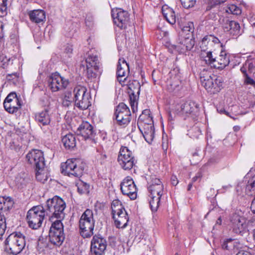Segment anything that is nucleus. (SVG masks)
<instances>
[{"mask_svg": "<svg viewBox=\"0 0 255 255\" xmlns=\"http://www.w3.org/2000/svg\"><path fill=\"white\" fill-rule=\"evenodd\" d=\"M64 201L58 196L48 199L45 207L41 205L33 206L29 209L26 215V220L28 226L34 230L39 228L45 216L50 217L51 213L56 215L55 211L60 212L57 213L59 218H63V214L61 212L63 209Z\"/></svg>", "mask_w": 255, "mask_h": 255, "instance_id": "f257e3e1", "label": "nucleus"}, {"mask_svg": "<svg viewBox=\"0 0 255 255\" xmlns=\"http://www.w3.org/2000/svg\"><path fill=\"white\" fill-rule=\"evenodd\" d=\"M86 163L81 158H70L61 165V172L69 177L79 178L83 175Z\"/></svg>", "mask_w": 255, "mask_h": 255, "instance_id": "f03ea898", "label": "nucleus"}, {"mask_svg": "<svg viewBox=\"0 0 255 255\" xmlns=\"http://www.w3.org/2000/svg\"><path fill=\"white\" fill-rule=\"evenodd\" d=\"M5 248L13 255L20 253L25 246V236L20 232H15L10 234L4 242Z\"/></svg>", "mask_w": 255, "mask_h": 255, "instance_id": "7ed1b4c3", "label": "nucleus"}, {"mask_svg": "<svg viewBox=\"0 0 255 255\" xmlns=\"http://www.w3.org/2000/svg\"><path fill=\"white\" fill-rule=\"evenodd\" d=\"M95 223L93 211L86 209L79 222V233L83 238H89L93 235Z\"/></svg>", "mask_w": 255, "mask_h": 255, "instance_id": "20e7f679", "label": "nucleus"}, {"mask_svg": "<svg viewBox=\"0 0 255 255\" xmlns=\"http://www.w3.org/2000/svg\"><path fill=\"white\" fill-rule=\"evenodd\" d=\"M73 94L75 105L80 110H86L91 105V97L86 87L76 86L74 89Z\"/></svg>", "mask_w": 255, "mask_h": 255, "instance_id": "39448f33", "label": "nucleus"}, {"mask_svg": "<svg viewBox=\"0 0 255 255\" xmlns=\"http://www.w3.org/2000/svg\"><path fill=\"white\" fill-rule=\"evenodd\" d=\"M118 162L121 167L125 170H130L136 163L132 152L125 146H122L120 149Z\"/></svg>", "mask_w": 255, "mask_h": 255, "instance_id": "423d86ee", "label": "nucleus"}, {"mask_svg": "<svg viewBox=\"0 0 255 255\" xmlns=\"http://www.w3.org/2000/svg\"><path fill=\"white\" fill-rule=\"evenodd\" d=\"M175 112L181 116H191L193 119L196 117L199 114V105L194 101H188L176 106Z\"/></svg>", "mask_w": 255, "mask_h": 255, "instance_id": "0eeeda50", "label": "nucleus"}, {"mask_svg": "<svg viewBox=\"0 0 255 255\" xmlns=\"http://www.w3.org/2000/svg\"><path fill=\"white\" fill-rule=\"evenodd\" d=\"M114 115L118 124L126 127L131 120V113L129 108L124 103H120L115 110Z\"/></svg>", "mask_w": 255, "mask_h": 255, "instance_id": "6e6552de", "label": "nucleus"}, {"mask_svg": "<svg viewBox=\"0 0 255 255\" xmlns=\"http://www.w3.org/2000/svg\"><path fill=\"white\" fill-rule=\"evenodd\" d=\"M48 87L52 92L66 88L69 84L68 79L62 77L58 73H52L48 79Z\"/></svg>", "mask_w": 255, "mask_h": 255, "instance_id": "1a4fd4ad", "label": "nucleus"}, {"mask_svg": "<svg viewBox=\"0 0 255 255\" xmlns=\"http://www.w3.org/2000/svg\"><path fill=\"white\" fill-rule=\"evenodd\" d=\"M141 118L139 121H137L138 128L142 133L144 139L148 143H151L154 137V127L153 120L151 118H148L147 122H141Z\"/></svg>", "mask_w": 255, "mask_h": 255, "instance_id": "9d476101", "label": "nucleus"}, {"mask_svg": "<svg viewBox=\"0 0 255 255\" xmlns=\"http://www.w3.org/2000/svg\"><path fill=\"white\" fill-rule=\"evenodd\" d=\"M86 63L87 78L91 80L96 78L100 66L98 56L96 54H89Z\"/></svg>", "mask_w": 255, "mask_h": 255, "instance_id": "9b49d317", "label": "nucleus"}, {"mask_svg": "<svg viewBox=\"0 0 255 255\" xmlns=\"http://www.w3.org/2000/svg\"><path fill=\"white\" fill-rule=\"evenodd\" d=\"M114 23L121 29L127 28L129 23V15L128 11L121 8H114L111 11Z\"/></svg>", "mask_w": 255, "mask_h": 255, "instance_id": "f8f14e48", "label": "nucleus"}, {"mask_svg": "<svg viewBox=\"0 0 255 255\" xmlns=\"http://www.w3.org/2000/svg\"><path fill=\"white\" fill-rule=\"evenodd\" d=\"M121 190L124 195L128 196L131 200L137 197V188L131 177L127 176L121 183Z\"/></svg>", "mask_w": 255, "mask_h": 255, "instance_id": "ddd939ff", "label": "nucleus"}, {"mask_svg": "<svg viewBox=\"0 0 255 255\" xmlns=\"http://www.w3.org/2000/svg\"><path fill=\"white\" fill-rule=\"evenodd\" d=\"M140 85L137 81H133L128 84V94L130 105L133 113L137 111V100L140 93Z\"/></svg>", "mask_w": 255, "mask_h": 255, "instance_id": "4468645a", "label": "nucleus"}, {"mask_svg": "<svg viewBox=\"0 0 255 255\" xmlns=\"http://www.w3.org/2000/svg\"><path fill=\"white\" fill-rule=\"evenodd\" d=\"M107 241L101 236L95 235L91 242V255H103L107 248Z\"/></svg>", "mask_w": 255, "mask_h": 255, "instance_id": "2eb2a0df", "label": "nucleus"}, {"mask_svg": "<svg viewBox=\"0 0 255 255\" xmlns=\"http://www.w3.org/2000/svg\"><path fill=\"white\" fill-rule=\"evenodd\" d=\"M230 221L232 224L233 232L238 235L243 236L246 232L245 219L239 213L235 212L230 217Z\"/></svg>", "mask_w": 255, "mask_h": 255, "instance_id": "dca6fc26", "label": "nucleus"}, {"mask_svg": "<svg viewBox=\"0 0 255 255\" xmlns=\"http://www.w3.org/2000/svg\"><path fill=\"white\" fill-rule=\"evenodd\" d=\"M26 158L30 164L33 165L36 169L44 168L45 161L43 153L40 150L33 149L29 151Z\"/></svg>", "mask_w": 255, "mask_h": 255, "instance_id": "f3484780", "label": "nucleus"}, {"mask_svg": "<svg viewBox=\"0 0 255 255\" xmlns=\"http://www.w3.org/2000/svg\"><path fill=\"white\" fill-rule=\"evenodd\" d=\"M35 119L43 131L45 133H50V128L51 118L48 110L45 109L41 112L36 113Z\"/></svg>", "mask_w": 255, "mask_h": 255, "instance_id": "a211bd4d", "label": "nucleus"}, {"mask_svg": "<svg viewBox=\"0 0 255 255\" xmlns=\"http://www.w3.org/2000/svg\"><path fill=\"white\" fill-rule=\"evenodd\" d=\"M63 206V209L61 211L63 214V218H59V216H58V215L57 214V213H60V212L57 211H55V213L56 214V215H54V213H51L49 217V220L51 222H52V223L51 224L49 232H55L59 233H64V226L62 223V220L65 217V213H64V210L66 207V204L64 201Z\"/></svg>", "mask_w": 255, "mask_h": 255, "instance_id": "6ab92c4d", "label": "nucleus"}, {"mask_svg": "<svg viewBox=\"0 0 255 255\" xmlns=\"http://www.w3.org/2000/svg\"><path fill=\"white\" fill-rule=\"evenodd\" d=\"M220 23L224 31L230 35L236 36L240 34V26L237 21L232 20L228 17H224L221 20Z\"/></svg>", "mask_w": 255, "mask_h": 255, "instance_id": "aec40b11", "label": "nucleus"}, {"mask_svg": "<svg viewBox=\"0 0 255 255\" xmlns=\"http://www.w3.org/2000/svg\"><path fill=\"white\" fill-rule=\"evenodd\" d=\"M223 83L220 78H218L215 75H213L212 78L205 84L203 86L210 94H215L220 92L222 88Z\"/></svg>", "mask_w": 255, "mask_h": 255, "instance_id": "412c9836", "label": "nucleus"}, {"mask_svg": "<svg viewBox=\"0 0 255 255\" xmlns=\"http://www.w3.org/2000/svg\"><path fill=\"white\" fill-rule=\"evenodd\" d=\"M149 184L148 189L150 195L161 197L165 191L164 190V186L160 180L152 177Z\"/></svg>", "mask_w": 255, "mask_h": 255, "instance_id": "4be33fe9", "label": "nucleus"}, {"mask_svg": "<svg viewBox=\"0 0 255 255\" xmlns=\"http://www.w3.org/2000/svg\"><path fill=\"white\" fill-rule=\"evenodd\" d=\"M77 133L85 139L92 138L96 134L93 127L87 122H83L77 129Z\"/></svg>", "mask_w": 255, "mask_h": 255, "instance_id": "5701e85b", "label": "nucleus"}, {"mask_svg": "<svg viewBox=\"0 0 255 255\" xmlns=\"http://www.w3.org/2000/svg\"><path fill=\"white\" fill-rule=\"evenodd\" d=\"M129 73V69L128 64L124 58H120L119 59L117 70V79L119 82L121 83L122 81L123 78H124V80H126Z\"/></svg>", "mask_w": 255, "mask_h": 255, "instance_id": "b1692460", "label": "nucleus"}, {"mask_svg": "<svg viewBox=\"0 0 255 255\" xmlns=\"http://www.w3.org/2000/svg\"><path fill=\"white\" fill-rule=\"evenodd\" d=\"M221 47L223 48V44ZM230 55L225 50L222 49L218 57H216L213 67L215 68L223 69L228 66L230 63Z\"/></svg>", "mask_w": 255, "mask_h": 255, "instance_id": "393cba45", "label": "nucleus"}, {"mask_svg": "<svg viewBox=\"0 0 255 255\" xmlns=\"http://www.w3.org/2000/svg\"><path fill=\"white\" fill-rule=\"evenodd\" d=\"M14 201L9 196H0V213L5 217H8L9 210L12 209Z\"/></svg>", "mask_w": 255, "mask_h": 255, "instance_id": "a878e982", "label": "nucleus"}, {"mask_svg": "<svg viewBox=\"0 0 255 255\" xmlns=\"http://www.w3.org/2000/svg\"><path fill=\"white\" fill-rule=\"evenodd\" d=\"M111 208L113 219L128 217L126 211L119 201H113L111 205Z\"/></svg>", "mask_w": 255, "mask_h": 255, "instance_id": "bb28decb", "label": "nucleus"}, {"mask_svg": "<svg viewBox=\"0 0 255 255\" xmlns=\"http://www.w3.org/2000/svg\"><path fill=\"white\" fill-rule=\"evenodd\" d=\"M30 20L36 23H39L45 20V13L44 10L36 9L28 12Z\"/></svg>", "mask_w": 255, "mask_h": 255, "instance_id": "cd10ccee", "label": "nucleus"}, {"mask_svg": "<svg viewBox=\"0 0 255 255\" xmlns=\"http://www.w3.org/2000/svg\"><path fill=\"white\" fill-rule=\"evenodd\" d=\"M21 106L20 100L4 101L3 102V107L5 110L10 114L17 112L18 110L20 108Z\"/></svg>", "mask_w": 255, "mask_h": 255, "instance_id": "c85d7f7f", "label": "nucleus"}, {"mask_svg": "<svg viewBox=\"0 0 255 255\" xmlns=\"http://www.w3.org/2000/svg\"><path fill=\"white\" fill-rule=\"evenodd\" d=\"M162 14L166 21L171 24L176 22V15L172 8L167 5H164L162 7Z\"/></svg>", "mask_w": 255, "mask_h": 255, "instance_id": "c756f323", "label": "nucleus"}, {"mask_svg": "<svg viewBox=\"0 0 255 255\" xmlns=\"http://www.w3.org/2000/svg\"><path fill=\"white\" fill-rule=\"evenodd\" d=\"M49 239L50 243L54 245L59 247L65 239L64 233H59L55 232H49Z\"/></svg>", "mask_w": 255, "mask_h": 255, "instance_id": "7c9ffc66", "label": "nucleus"}, {"mask_svg": "<svg viewBox=\"0 0 255 255\" xmlns=\"http://www.w3.org/2000/svg\"><path fill=\"white\" fill-rule=\"evenodd\" d=\"M195 41L192 39L189 38H184L179 39L178 45L176 46L179 49L184 51L190 50L194 46Z\"/></svg>", "mask_w": 255, "mask_h": 255, "instance_id": "2f4dec72", "label": "nucleus"}, {"mask_svg": "<svg viewBox=\"0 0 255 255\" xmlns=\"http://www.w3.org/2000/svg\"><path fill=\"white\" fill-rule=\"evenodd\" d=\"M62 142L66 149H72L76 146V138L74 135L69 133L62 138Z\"/></svg>", "mask_w": 255, "mask_h": 255, "instance_id": "473e14b6", "label": "nucleus"}, {"mask_svg": "<svg viewBox=\"0 0 255 255\" xmlns=\"http://www.w3.org/2000/svg\"><path fill=\"white\" fill-rule=\"evenodd\" d=\"M181 82L178 77L174 76L168 79L166 82V88L169 92H173L176 90H178Z\"/></svg>", "mask_w": 255, "mask_h": 255, "instance_id": "72a5a7b5", "label": "nucleus"}, {"mask_svg": "<svg viewBox=\"0 0 255 255\" xmlns=\"http://www.w3.org/2000/svg\"><path fill=\"white\" fill-rule=\"evenodd\" d=\"M30 181V178L25 173H19L15 178V182L18 188H22Z\"/></svg>", "mask_w": 255, "mask_h": 255, "instance_id": "f704fd0d", "label": "nucleus"}, {"mask_svg": "<svg viewBox=\"0 0 255 255\" xmlns=\"http://www.w3.org/2000/svg\"><path fill=\"white\" fill-rule=\"evenodd\" d=\"M201 58L205 64L213 67L216 57L213 55L212 52L209 51L208 52L203 51L201 54Z\"/></svg>", "mask_w": 255, "mask_h": 255, "instance_id": "c9c22d12", "label": "nucleus"}, {"mask_svg": "<svg viewBox=\"0 0 255 255\" xmlns=\"http://www.w3.org/2000/svg\"><path fill=\"white\" fill-rule=\"evenodd\" d=\"M255 175L248 181L246 188L245 192L249 196H252L255 192Z\"/></svg>", "mask_w": 255, "mask_h": 255, "instance_id": "e433bc0d", "label": "nucleus"}, {"mask_svg": "<svg viewBox=\"0 0 255 255\" xmlns=\"http://www.w3.org/2000/svg\"><path fill=\"white\" fill-rule=\"evenodd\" d=\"M149 197L150 199L149 200V203L150 209L152 212H155L157 211V209L159 208L160 199L161 197L150 195Z\"/></svg>", "mask_w": 255, "mask_h": 255, "instance_id": "4c0bfd02", "label": "nucleus"}, {"mask_svg": "<svg viewBox=\"0 0 255 255\" xmlns=\"http://www.w3.org/2000/svg\"><path fill=\"white\" fill-rule=\"evenodd\" d=\"M77 191L80 194H88L89 193L90 185L82 181H79L77 184Z\"/></svg>", "mask_w": 255, "mask_h": 255, "instance_id": "58836bf2", "label": "nucleus"}, {"mask_svg": "<svg viewBox=\"0 0 255 255\" xmlns=\"http://www.w3.org/2000/svg\"><path fill=\"white\" fill-rule=\"evenodd\" d=\"M212 74L211 71H209L206 70L205 68H204L200 72V81L202 84V85H203V84H205L207 82V80L209 81L210 79L212 78Z\"/></svg>", "mask_w": 255, "mask_h": 255, "instance_id": "ea45409f", "label": "nucleus"}, {"mask_svg": "<svg viewBox=\"0 0 255 255\" xmlns=\"http://www.w3.org/2000/svg\"><path fill=\"white\" fill-rule=\"evenodd\" d=\"M44 168L42 169H36L35 177L37 181L44 183L48 179L47 173L44 171Z\"/></svg>", "mask_w": 255, "mask_h": 255, "instance_id": "a19ab883", "label": "nucleus"}, {"mask_svg": "<svg viewBox=\"0 0 255 255\" xmlns=\"http://www.w3.org/2000/svg\"><path fill=\"white\" fill-rule=\"evenodd\" d=\"M225 9L227 13L233 14L234 15H239L242 12L241 9L239 8V7L233 4L228 5Z\"/></svg>", "mask_w": 255, "mask_h": 255, "instance_id": "79ce46f5", "label": "nucleus"}, {"mask_svg": "<svg viewBox=\"0 0 255 255\" xmlns=\"http://www.w3.org/2000/svg\"><path fill=\"white\" fill-rule=\"evenodd\" d=\"M128 217L124 218L121 217L120 218L114 219L115 220V225L118 228H125L127 225L128 222Z\"/></svg>", "mask_w": 255, "mask_h": 255, "instance_id": "37998d69", "label": "nucleus"}, {"mask_svg": "<svg viewBox=\"0 0 255 255\" xmlns=\"http://www.w3.org/2000/svg\"><path fill=\"white\" fill-rule=\"evenodd\" d=\"M189 134L193 138H198L201 134V131L198 127L194 126L189 130Z\"/></svg>", "mask_w": 255, "mask_h": 255, "instance_id": "c03bdc74", "label": "nucleus"}, {"mask_svg": "<svg viewBox=\"0 0 255 255\" xmlns=\"http://www.w3.org/2000/svg\"><path fill=\"white\" fill-rule=\"evenodd\" d=\"M234 241L232 239H227L225 241L222 245V248L224 250H227L232 253L233 247L234 245Z\"/></svg>", "mask_w": 255, "mask_h": 255, "instance_id": "a18cd8bd", "label": "nucleus"}, {"mask_svg": "<svg viewBox=\"0 0 255 255\" xmlns=\"http://www.w3.org/2000/svg\"><path fill=\"white\" fill-rule=\"evenodd\" d=\"M141 118V122H147V120L148 118H151L152 119V117L150 116V110L148 109H145L143 110L142 111V114L139 116L137 121H139Z\"/></svg>", "mask_w": 255, "mask_h": 255, "instance_id": "49530a36", "label": "nucleus"}, {"mask_svg": "<svg viewBox=\"0 0 255 255\" xmlns=\"http://www.w3.org/2000/svg\"><path fill=\"white\" fill-rule=\"evenodd\" d=\"M182 5L185 8L193 7L196 3V0H180Z\"/></svg>", "mask_w": 255, "mask_h": 255, "instance_id": "de8ad7c7", "label": "nucleus"}, {"mask_svg": "<svg viewBox=\"0 0 255 255\" xmlns=\"http://www.w3.org/2000/svg\"><path fill=\"white\" fill-rule=\"evenodd\" d=\"M209 36L206 35L204 36L200 43V47L202 49V51H205L206 50V48L207 46L211 43L210 40H209Z\"/></svg>", "mask_w": 255, "mask_h": 255, "instance_id": "09e8293b", "label": "nucleus"}, {"mask_svg": "<svg viewBox=\"0 0 255 255\" xmlns=\"http://www.w3.org/2000/svg\"><path fill=\"white\" fill-rule=\"evenodd\" d=\"M208 2V5L206 8V10L208 11L211 9L215 5L220 3V1L219 0H205Z\"/></svg>", "mask_w": 255, "mask_h": 255, "instance_id": "8fccbe9b", "label": "nucleus"}, {"mask_svg": "<svg viewBox=\"0 0 255 255\" xmlns=\"http://www.w3.org/2000/svg\"><path fill=\"white\" fill-rule=\"evenodd\" d=\"M7 2L5 0H0V12L3 15L7 13Z\"/></svg>", "mask_w": 255, "mask_h": 255, "instance_id": "3c124183", "label": "nucleus"}, {"mask_svg": "<svg viewBox=\"0 0 255 255\" xmlns=\"http://www.w3.org/2000/svg\"><path fill=\"white\" fill-rule=\"evenodd\" d=\"M85 23L88 27H92L94 25L93 17L91 15H87L85 19Z\"/></svg>", "mask_w": 255, "mask_h": 255, "instance_id": "603ef678", "label": "nucleus"}, {"mask_svg": "<svg viewBox=\"0 0 255 255\" xmlns=\"http://www.w3.org/2000/svg\"><path fill=\"white\" fill-rule=\"evenodd\" d=\"M20 100L19 98H18L17 95L14 92L10 93L8 96L6 97L4 101H9L13 100Z\"/></svg>", "mask_w": 255, "mask_h": 255, "instance_id": "864d4df0", "label": "nucleus"}, {"mask_svg": "<svg viewBox=\"0 0 255 255\" xmlns=\"http://www.w3.org/2000/svg\"><path fill=\"white\" fill-rule=\"evenodd\" d=\"M183 31L187 32H192L194 30V24L193 22H188L186 25L184 26L183 28Z\"/></svg>", "mask_w": 255, "mask_h": 255, "instance_id": "5fc2aeb1", "label": "nucleus"}, {"mask_svg": "<svg viewBox=\"0 0 255 255\" xmlns=\"http://www.w3.org/2000/svg\"><path fill=\"white\" fill-rule=\"evenodd\" d=\"M234 245L233 247L232 253H235V252L238 251L242 247V245L238 241H234Z\"/></svg>", "mask_w": 255, "mask_h": 255, "instance_id": "6e6d98bb", "label": "nucleus"}, {"mask_svg": "<svg viewBox=\"0 0 255 255\" xmlns=\"http://www.w3.org/2000/svg\"><path fill=\"white\" fill-rule=\"evenodd\" d=\"M9 147L10 149L17 151L20 149V146L19 144H16L14 141H11L9 143Z\"/></svg>", "mask_w": 255, "mask_h": 255, "instance_id": "4d7b16f0", "label": "nucleus"}, {"mask_svg": "<svg viewBox=\"0 0 255 255\" xmlns=\"http://www.w3.org/2000/svg\"><path fill=\"white\" fill-rule=\"evenodd\" d=\"M245 83L247 84L251 85L255 87V81L250 77L248 75H247L245 77Z\"/></svg>", "mask_w": 255, "mask_h": 255, "instance_id": "13d9d810", "label": "nucleus"}, {"mask_svg": "<svg viewBox=\"0 0 255 255\" xmlns=\"http://www.w3.org/2000/svg\"><path fill=\"white\" fill-rule=\"evenodd\" d=\"M209 40H210L211 43H219L220 42L219 39L218 38L215 37L214 36L212 35H209Z\"/></svg>", "mask_w": 255, "mask_h": 255, "instance_id": "bf43d9fd", "label": "nucleus"}, {"mask_svg": "<svg viewBox=\"0 0 255 255\" xmlns=\"http://www.w3.org/2000/svg\"><path fill=\"white\" fill-rule=\"evenodd\" d=\"M171 182L172 185L176 186L178 183L177 178L175 175H172L171 177Z\"/></svg>", "mask_w": 255, "mask_h": 255, "instance_id": "052dcab7", "label": "nucleus"}, {"mask_svg": "<svg viewBox=\"0 0 255 255\" xmlns=\"http://www.w3.org/2000/svg\"><path fill=\"white\" fill-rule=\"evenodd\" d=\"M207 17L208 19L215 20L217 19V14L215 12H211L208 14Z\"/></svg>", "mask_w": 255, "mask_h": 255, "instance_id": "680f3d73", "label": "nucleus"}, {"mask_svg": "<svg viewBox=\"0 0 255 255\" xmlns=\"http://www.w3.org/2000/svg\"><path fill=\"white\" fill-rule=\"evenodd\" d=\"M236 255H252V254L248 251L244 250H240L236 254Z\"/></svg>", "mask_w": 255, "mask_h": 255, "instance_id": "e2e57ef3", "label": "nucleus"}, {"mask_svg": "<svg viewBox=\"0 0 255 255\" xmlns=\"http://www.w3.org/2000/svg\"><path fill=\"white\" fill-rule=\"evenodd\" d=\"M255 198L252 201V204H251V209L253 211V212L255 214Z\"/></svg>", "mask_w": 255, "mask_h": 255, "instance_id": "0e129e2a", "label": "nucleus"}, {"mask_svg": "<svg viewBox=\"0 0 255 255\" xmlns=\"http://www.w3.org/2000/svg\"><path fill=\"white\" fill-rule=\"evenodd\" d=\"M67 97L65 96V100L63 102V105L64 106H68L70 104H71V102L67 99Z\"/></svg>", "mask_w": 255, "mask_h": 255, "instance_id": "69168bd1", "label": "nucleus"}, {"mask_svg": "<svg viewBox=\"0 0 255 255\" xmlns=\"http://www.w3.org/2000/svg\"><path fill=\"white\" fill-rule=\"evenodd\" d=\"M201 177V174L200 173H198L193 178H192V181L195 182L197 181L198 179L200 178Z\"/></svg>", "mask_w": 255, "mask_h": 255, "instance_id": "338daca9", "label": "nucleus"}, {"mask_svg": "<svg viewBox=\"0 0 255 255\" xmlns=\"http://www.w3.org/2000/svg\"><path fill=\"white\" fill-rule=\"evenodd\" d=\"M217 111L219 113L221 114H225L226 115H228L229 113L223 108L221 109L220 110L217 109Z\"/></svg>", "mask_w": 255, "mask_h": 255, "instance_id": "774afa93", "label": "nucleus"}]
</instances>
